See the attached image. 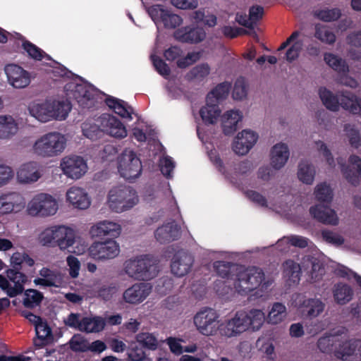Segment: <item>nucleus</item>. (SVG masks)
Here are the masks:
<instances>
[{"mask_svg": "<svg viewBox=\"0 0 361 361\" xmlns=\"http://www.w3.org/2000/svg\"><path fill=\"white\" fill-rule=\"evenodd\" d=\"M264 320V313L260 310L238 311L232 318L220 324L219 332L227 337L236 336L248 329L259 330Z\"/></svg>", "mask_w": 361, "mask_h": 361, "instance_id": "nucleus-1", "label": "nucleus"}, {"mask_svg": "<svg viewBox=\"0 0 361 361\" xmlns=\"http://www.w3.org/2000/svg\"><path fill=\"white\" fill-rule=\"evenodd\" d=\"M317 347L324 353H334L335 357L343 361H350L357 343L356 341L347 340L342 334H326L317 341Z\"/></svg>", "mask_w": 361, "mask_h": 361, "instance_id": "nucleus-2", "label": "nucleus"}, {"mask_svg": "<svg viewBox=\"0 0 361 361\" xmlns=\"http://www.w3.org/2000/svg\"><path fill=\"white\" fill-rule=\"evenodd\" d=\"M66 139L58 132L48 133L34 143V154L42 157H53L59 155L66 148Z\"/></svg>", "mask_w": 361, "mask_h": 361, "instance_id": "nucleus-3", "label": "nucleus"}, {"mask_svg": "<svg viewBox=\"0 0 361 361\" xmlns=\"http://www.w3.org/2000/svg\"><path fill=\"white\" fill-rule=\"evenodd\" d=\"M265 279L263 270L257 267L240 266L235 279L234 286L240 295H247L258 288Z\"/></svg>", "mask_w": 361, "mask_h": 361, "instance_id": "nucleus-4", "label": "nucleus"}, {"mask_svg": "<svg viewBox=\"0 0 361 361\" xmlns=\"http://www.w3.org/2000/svg\"><path fill=\"white\" fill-rule=\"evenodd\" d=\"M157 264L149 255H144L125 263V271L137 280H149L157 275Z\"/></svg>", "mask_w": 361, "mask_h": 361, "instance_id": "nucleus-5", "label": "nucleus"}, {"mask_svg": "<svg viewBox=\"0 0 361 361\" xmlns=\"http://www.w3.org/2000/svg\"><path fill=\"white\" fill-rule=\"evenodd\" d=\"M109 207L115 212H123L133 208L138 202L136 191L130 186L119 185L109 192Z\"/></svg>", "mask_w": 361, "mask_h": 361, "instance_id": "nucleus-6", "label": "nucleus"}, {"mask_svg": "<svg viewBox=\"0 0 361 361\" xmlns=\"http://www.w3.org/2000/svg\"><path fill=\"white\" fill-rule=\"evenodd\" d=\"M29 281L26 270L8 269L6 276L0 274V288L10 298L22 294Z\"/></svg>", "mask_w": 361, "mask_h": 361, "instance_id": "nucleus-7", "label": "nucleus"}, {"mask_svg": "<svg viewBox=\"0 0 361 361\" xmlns=\"http://www.w3.org/2000/svg\"><path fill=\"white\" fill-rule=\"evenodd\" d=\"M219 315L217 312L210 307H204L196 313L193 318L194 324L198 331L204 336L215 335L219 331Z\"/></svg>", "mask_w": 361, "mask_h": 361, "instance_id": "nucleus-8", "label": "nucleus"}, {"mask_svg": "<svg viewBox=\"0 0 361 361\" xmlns=\"http://www.w3.org/2000/svg\"><path fill=\"white\" fill-rule=\"evenodd\" d=\"M118 169L122 177L132 180L140 176L142 166L140 159L133 151L126 149L118 158Z\"/></svg>", "mask_w": 361, "mask_h": 361, "instance_id": "nucleus-9", "label": "nucleus"}, {"mask_svg": "<svg viewBox=\"0 0 361 361\" xmlns=\"http://www.w3.org/2000/svg\"><path fill=\"white\" fill-rule=\"evenodd\" d=\"M57 209L56 200L45 193L35 195L27 205V212L32 216H49L55 214Z\"/></svg>", "mask_w": 361, "mask_h": 361, "instance_id": "nucleus-10", "label": "nucleus"}, {"mask_svg": "<svg viewBox=\"0 0 361 361\" xmlns=\"http://www.w3.org/2000/svg\"><path fill=\"white\" fill-rule=\"evenodd\" d=\"M73 88L71 92L67 93L70 98H73L83 109H90L95 107L97 102V95L90 87L82 85H72Z\"/></svg>", "mask_w": 361, "mask_h": 361, "instance_id": "nucleus-11", "label": "nucleus"}, {"mask_svg": "<svg viewBox=\"0 0 361 361\" xmlns=\"http://www.w3.org/2000/svg\"><path fill=\"white\" fill-rule=\"evenodd\" d=\"M119 252V245L112 239L102 242H95L89 248L90 257L96 260L113 259Z\"/></svg>", "mask_w": 361, "mask_h": 361, "instance_id": "nucleus-12", "label": "nucleus"}, {"mask_svg": "<svg viewBox=\"0 0 361 361\" xmlns=\"http://www.w3.org/2000/svg\"><path fill=\"white\" fill-rule=\"evenodd\" d=\"M61 166L65 175L75 180L80 178L87 170V165L84 159L76 155L64 157Z\"/></svg>", "mask_w": 361, "mask_h": 361, "instance_id": "nucleus-13", "label": "nucleus"}, {"mask_svg": "<svg viewBox=\"0 0 361 361\" xmlns=\"http://www.w3.org/2000/svg\"><path fill=\"white\" fill-rule=\"evenodd\" d=\"M194 259L191 255L184 250H179L172 259L171 273L178 277L184 276L190 271Z\"/></svg>", "mask_w": 361, "mask_h": 361, "instance_id": "nucleus-14", "label": "nucleus"}, {"mask_svg": "<svg viewBox=\"0 0 361 361\" xmlns=\"http://www.w3.org/2000/svg\"><path fill=\"white\" fill-rule=\"evenodd\" d=\"M174 38L182 43L197 44L204 39L206 32L202 27L185 26L174 32Z\"/></svg>", "mask_w": 361, "mask_h": 361, "instance_id": "nucleus-15", "label": "nucleus"}, {"mask_svg": "<svg viewBox=\"0 0 361 361\" xmlns=\"http://www.w3.org/2000/svg\"><path fill=\"white\" fill-rule=\"evenodd\" d=\"M99 122L104 129V134L116 138L125 137L127 131L121 121L114 116L102 114L99 117Z\"/></svg>", "mask_w": 361, "mask_h": 361, "instance_id": "nucleus-16", "label": "nucleus"}, {"mask_svg": "<svg viewBox=\"0 0 361 361\" xmlns=\"http://www.w3.org/2000/svg\"><path fill=\"white\" fill-rule=\"evenodd\" d=\"M258 139V135L250 130H243L238 133L233 144L234 152L239 155H245L252 148Z\"/></svg>", "mask_w": 361, "mask_h": 361, "instance_id": "nucleus-17", "label": "nucleus"}, {"mask_svg": "<svg viewBox=\"0 0 361 361\" xmlns=\"http://www.w3.org/2000/svg\"><path fill=\"white\" fill-rule=\"evenodd\" d=\"M5 72L8 81L16 88H24L30 82V73L18 65H7Z\"/></svg>", "mask_w": 361, "mask_h": 361, "instance_id": "nucleus-18", "label": "nucleus"}, {"mask_svg": "<svg viewBox=\"0 0 361 361\" xmlns=\"http://www.w3.org/2000/svg\"><path fill=\"white\" fill-rule=\"evenodd\" d=\"M324 203L317 204L310 208L312 216L320 223L336 226L338 224V218L335 211Z\"/></svg>", "mask_w": 361, "mask_h": 361, "instance_id": "nucleus-19", "label": "nucleus"}, {"mask_svg": "<svg viewBox=\"0 0 361 361\" xmlns=\"http://www.w3.org/2000/svg\"><path fill=\"white\" fill-rule=\"evenodd\" d=\"M151 290L152 286L149 283H135L124 291L123 298L128 303L137 304L142 302L149 295Z\"/></svg>", "mask_w": 361, "mask_h": 361, "instance_id": "nucleus-20", "label": "nucleus"}, {"mask_svg": "<svg viewBox=\"0 0 361 361\" xmlns=\"http://www.w3.org/2000/svg\"><path fill=\"white\" fill-rule=\"evenodd\" d=\"M349 165L343 166L341 171L347 181L354 186L361 183V158L355 154L348 159Z\"/></svg>", "mask_w": 361, "mask_h": 361, "instance_id": "nucleus-21", "label": "nucleus"}, {"mask_svg": "<svg viewBox=\"0 0 361 361\" xmlns=\"http://www.w3.org/2000/svg\"><path fill=\"white\" fill-rule=\"evenodd\" d=\"M180 227L174 221L159 227L154 233L157 240L160 243L176 240L180 238Z\"/></svg>", "mask_w": 361, "mask_h": 361, "instance_id": "nucleus-22", "label": "nucleus"}, {"mask_svg": "<svg viewBox=\"0 0 361 361\" xmlns=\"http://www.w3.org/2000/svg\"><path fill=\"white\" fill-rule=\"evenodd\" d=\"M23 207V198L18 192H10L0 196V214H1L18 212Z\"/></svg>", "mask_w": 361, "mask_h": 361, "instance_id": "nucleus-23", "label": "nucleus"}, {"mask_svg": "<svg viewBox=\"0 0 361 361\" xmlns=\"http://www.w3.org/2000/svg\"><path fill=\"white\" fill-rule=\"evenodd\" d=\"M54 233V245L61 250H68L75 243V236L73 229L64 226H53Z\"/></svg>", "mask_w": 361, "mask_h": 361, "instance_id": "nucleus-24", "label": "nucleus"}, {"mask_svg": "<svg viewBox=\"0 0 361 361\" xmlns=\"http://www.w3.org/2000/svg\"><path fill=\"white\" fill-rule=\"evenodd\" d=\"M68 202L76 208L85 209L90 205L86 191L78 187H71L66 192Z\"/></svg>", "mask_w": 361, "mask_h": 361, "instance_id": "nucleus-25", "label": "nucleus"}, {"mask_svg": "<svg viewBox=\"0 0 361 361\" xmlns=\"http://www.w3.org/2000/svg\"><path fill=\"white\" fill-rule=\"evenodd\" d=\"M40 176L39 165L35 161H30L23 164L17 172L18 180L23 183L36 182Z\"/></svg>", "mask_w": 361, "mask_h": 361, "instance_id": "nucleus-26", "label": "nucleus"}, {"mask_svg": "<svg viewBox=\"0 0 361 361\" xmlns=\"http://www.w3.org/2000/svg\"><path fill=\"white\" fill-rule=\"evenodd\" d=\"M15 38L17 41L22 42V48L27 53L29 58L35 61H42L43 59L51 60L49 54L31 42L27 40L22 35L16 33Z\"/></svg>", "mask_w": 361, "mask_h": 361, "instance_id": "nucleus-27", "label": "nucleus"}, {"mask_svg": "<svg viewBox=\"0 0 361 361\" xmlns=\"http://www.w3.org/2000/svg\"><path fill=\"white\" fill-rule=\"evenodd\" d=\"M121 230V226L118 224L103 221L92 226L91 232L97 237L109 235L111 238H116L120 235Z\"/></svg>", "mask_w": 361, "mask_h": 361, "instance_id": "nucleus-28", "label": "nucleus"}, {"mask_svg": "<svg viewBox=\"0 0 361 361\" xmlns=\"http://www.w3.org/2000/svg\"><path fill=\"white\" fill-rule=\"evenodd\" d=\"M332 293L334 302L338 305H343L352 300L354 290L350 285L339 282L334 284Z\"/></svg>", "mask_w": 361, "mask_h": 361, "instance_id": "nucleus-29", "label": "nucleus"}, {"mask_svg": "<svg viewBox=\"0 0 361 361\" xmlns=\"http://www.w3.org/2000/svg\"><path fill=\"white\" fill-rule=\"evenodd\" d=\"M243 118L242 112L239 110L226 111L222 118L223 132L226 135H233L238 128V123Z\"/></svg>", "mask_w": 361, "mask_h": 361, "instance_id": "nucleus-30", "label": "nucleus"}, {"mask_svg": "<svg viewBox=\"0 0 361 361\" xmlns=\"http://www.w3.org/2000/svg\"><path fill=\"white\" fill-rule=\"evenodd\" d=\"M288 147L286 144L275 145L271 151V164L275 169H281L289 157Z\"/></svg>", "mask_w": 361, "mask_h": 361, "instance_id": "nucleus-31", "label": "nucleus"}, {"mask_svg": "<svg viewBox=\"0 0 361 361\" xmlns=\"http://www.w3.org/2000/svg\"><path fill=\"white\" fill-rule=\"evenodd\" d=\"M30 114L41 122H47L51 120V114L53 106L51 100L47 99L45 102L39 104H35L29 108Z\"/></svg>", "mask_w": 361, "mask_h": 361, "instance_id": "nucleus-32", "label": "nucleus"}, {"mask_svg": "<svg viewBox=\"0 0 361 361\" xmlns=\"http://www.w3.org/2000/svg\"><path fill=\"white\" fill-rule=\"evenodd\" d=\"M37 338L34 340L35 345L41 348L50 343L53 340L51 329L48 326L47 322H39L35 326Z\"/></svg>", "mask_w": 361, "mask_h": 361, "instance_id": "nucleus-33", "label": "nucleus"}, {"mask_svg": "<svg viewBox=\"0 0 361 361\" xmlns=\"http://www.w3.org/2000/svg\"><path fill=\"white\" fill-rule=\"evenodd\" d=\"M302 312L310 318H315L322 314L325 304L319 298H308L302 304Z\"/></svg>", "mask_w": 361, "mask_h": 361, "instance_id": "nucleus-34", "label": "nucleus"}, {"mask_svg": "<svg viewBox=\"0 0 361 361\" xmlns=\"http://www.w3.org/2000/svg\"><path fill=\"white\" fill-rule=\"evenodd\" d=\"M220 114L221 110L219 104L215 102H208L207 97H206V105L200 110V115L203 122L207 125L214 124L216 123Z\"/></svg>", "mask_w": 361, "mask_h": 361, "instance_id": "nucleus-35", "label": "nucleus"}, {"mask_svg": "<svg viewBox=\"0 0 361 361\" xmlns=\"http://www.w3.org/2000/svg\"><path fill=\"white\" fill-rule=\"evenodd\" d=\"M82 131L83 135L91 140H97L104 135V129L99 122V118L94 121L84 122L82 124Z\"/></svg>", "mask_w": 361, "mask_h": 361, "instance_id": "nucleus-36", "label": "nucleus"}, {"mask_svg": "<svg viewBox=\"0 0 361 361\" xmlns=\"http://www.w3.org/2000/svg\"><path fill=\"white\" fill-rule=\"evenodd\" d=\"M106 104L122 118L132 119V108L123 100L109 96L105 99Z\"/></svg>", "mask_w": 361, "mask_h": 361, "instance_id": "nucleus-37", "label": "nucleus"}, {"mask_svg": "<svg viewBox=\"0 0 361 361\" xmlns=\"http://www.w3.org/2000/svg\"><path fill=\"white\" fill-rule=\"evenodd\" d=\"M213 267L216 274L223 279H230L233 275L237 278V272L240 268V266L233 262L220 260L215 262Z\"/></svg>", "mask_w": 361, "mask_h": 361, "instance_id": "nucleus-38", "label": "nucleus"}, {"mask_svg": "<svg viewBox=\"0 0 361 361\" xmlns=\"http://www.w3.org/2000/svg\"><path fill=\"white\" fill-rule=\"evenodd\" d=\"M106 326L105 319L102 317H82V331L87 333H97L102 331Z\"/></svg>", "mask_w": 361, "mask_h": 361, "instance_id": "nucleus-39", "label": "nucleus"}, {"mask_svg": "<svg viewBox=\"0 0 361 361\" xmlns=\"http://www.w3.org/2000/svg\"><path fill=\"white\" fill-rule=\"evenodd\" d=\"M231 84L228 82H224L217 85L207 95L208 102H215L218 104L220 101L225 99L230 92Z\"/></svg>", "mask_w": 361, "mask_h": 361, "instance_id": "nucleus-40", "label": "nucleus"}, {"mask_svg": "<svg viewBox=\"0 0 361 361\" xmlns=\"http://www.w3.org/2000/svg\"><path fill=\"white\" fill-rule=\"evenodd\" d=\"M18 125L11 116H0V139L8 138L18 131Z\"/></svg>", "mask_w": 361, "mask_h": 361, "instance_id": "nucleus-41", "label": "nucleus"}, {"mask_svg": "<svg viewBox=\"0 0 361 361\" xmlns=\"http://www.w3.org/2000/svg\"><path fill=\"white\" fill-rule=\"evenodd\" d=\"M39 274L42 278H37L33 281L36 286H42L45 287L56 286V283L58 278L57 271L47 267H43L39 270Z\"/></svg>", "mask_w": 361, "mask_h": 361, "instance_id": "nucleus-42", "label": "nucleus"}, {"mask_svg": "<svg viewBox=\"0 0 361 361\" xmlns=\"http://www.w3.org/2000/svg\"><path fill=\"white\" fill-rule=\"evenodd\" d=\"M23 293V305L25 307L28 309H33L37 306H39L44 299L42 293L36 289H24Z\"/></svg>", "mask_w": 361, "mask_h": 361, "instance_id": "nucleus-43", "label": "nucleus"}, {"mask_svg": "<svg viewBox=\"0 0 361 361\" xmlns=\"http://www.w3.org/2000/svg\"><path fill=\"white\" fill-rule=\"evenodd\" d=\"M319 97L325 107L331 111H337L339 109V97L334 95L330 90L324 87L319 89Z\"/></svg>", "mask_w": 361, "mask_h": 361, "instance_id": "nucleus-44", "label": "nucleus"}, {"mask_svg": "<svg viewBox=\"0 0 361 361\" xmlns=\"http://www.w3.org/2000/svg\"><path fill=\"white\" fill-rule=\"evenodd\" d=\"M35 264L34 259L29 256L28 254L23 252H16L11 257V268L12 269H24L25 266L32 267Z\"/></svg>", "mask_w": 361, "mask_h": 361, "instance_id": "nucleus-45", "label": "nucleus"}, {"mask_svg": "<svg viewBox=\"0 0 361 361\" xmlns=\"http://www.w3.org/2000/svg\"><path fill=\"white\" fill-rule=\"evenodd\" d=\"M51 106L54 111L51 119L65 120L71 109V104L68 101L51 100Z\"/></svg>", "mask_w": 361, "mask_h": 361, "instance_id": "nucleus-46", "label": "nucleus"}, {"mask_svg": "<svg viewBox=\"0 0 361 361\" xmlns=\"http://www.w3.org/2000/svg\"><path fill=\"white\" fill-rule=\"evenodd\" d=\"M315 171L307 161H301L298 166V177L302 183L310 185L313 183Z\"/></svg>", "mask_w": 361, "mask_h": 361, "instance_id": "nucleus-47", "label": "nucleus"}, {"mask_svg": "<svg viewBox=\"0 0 361 361\" xmlns=\"http://www.w3.org/2000/svg\"><path fill=\"white\" fill-rule=\"evenodd\" d=\"M341 10L338 8L319 9L314 11V16L326 23L338 20L341 16Z\"/></svg>", "mask_w": 361, "mask_h": 361, "instance_id": "nucleus-48", "label": "nucleus"}, {"mask_svg": "<svg viewBox=\"0 0 361 361\" xmlns=\"http://www.w3.org/2000/svg\"><path fill=\"white\" fill-rule=\"evenodd\" d=\"M324 59L331 68L338 73H347L349 71L346 62L334 54L326 53Z\"/></svg>", "mask_w": 361, "mask_h": 361, "instance_id": "nucleus-49", "label": "nucleus"}, {"mask_svg": "<svg viewBox=\"0 0 361 361\" xmlns=\"http://www.w3.org/2000/svg\"><path fill=\"white\" fill-rule=\"evenodd\" d=\"M286 317V307L281 302H275L269 312L267 321L272 324L280 323Z\"/></svg>", "mask_w": 361, "mask_h": 361, "instance_id": "nucleus-50", "label": "nucleus"}, {"mask_svg": "<svg viewBox=\"0 0 361 361\" xmlns=\"http://www.w3.org/2000/svg\"><path fill=\"white\" fill-rule=\"evenodd\" d=\"M300 268L298 264L293 260H287L283 263V275L293 282L300 281Z\"/></svg>", "mask_w": 361, "mask_h": 361, "instance_id": "nucleus-51", "label": "nucleus"}, {"mask_svg": "<svg viewBox=\"0 0 361 361\" xmlns=\"http://www.w3.org/2000/svg\"><path fill=\"white\" fill-rule=\"evenodd\" d=\"M314 193L316 199L321 203L329 204L332 201V190L325 183L318 185Z\"/></svg>", "mask_w": 361, "mask_h": 361, "instance_id": "nucleus-52", "label": "nucleus"}, {"mask_svg": "<svg viewBox=\"0 0 361 361\" xmlns=\"http://www.w3.org/2000/svg\"><path fill=\"white\" fill-rule=\"evenodd\" d=\"M210 72V68L207 63H202L193 67L189 73H187L186 78L189 80L199 79L202 80L207 77Z\"/></svg>", "mask_w": 361, "mask_h": 361, "instance_id": "nucleus-53", "label": "nucleus"}, {"mask_svg": "<svg viewBox=\"0 0 361 361\" xmlns=\"http://www.w3.org/2000/svg\"><path fill=\"white\" fill-rule=\"evenodd\" d=\"M166 28H176L182 23V18L166 10L161 20Z\"/></svg>", "mask_w": 361, "mask_h": 361, "instance_id": "nucleus-54", "label": "nucleus"}, {"mask_svg": "<svg viewBox=\"0 0 361 361\" xmlns=\"http://www.w3.org/2000/svg\"><path fill=\"white\" fill-rule=\"evenodd\" d=\"M137 341L147 349L155 350L157 348V340L151 334L141 333L137 336Z\"/></svg>", "mask_w": 361, "mask_h": 361, "instance_id": "nucleus-55", "label": "nucleus"}, {"mask_svg": "<svg viewBox=\"0 0 361 361\" xmlns=\"http://www.w3.org/2000/svg\"><path fill=\"white\" fill-rule=\"evenodd\" d=\"M118 286L116 283H111L109 284H104L99 287L97 293L99 297L104 300H110L113 296L117 293Z\"/></svg>", "mask_w": 361, "mask_h": 361, "instance_id": "nucleus-56", "label": "nucleus"}, {"mask_svg": "<svg viewBox=\"0 0 361 361\" xmlns=\"http://www.w3.org/2000/svg\"><path fill=\"white\" fill-rule=\"evenodd\" d=\"M314 35L320 41L329 44H334L336 41L335 34L324 27H317Z\"/></svg>", "mask_w": 361, "mask_h": 361, "instance_id": "nucleus-57", "label": "nucleus"}, {"mask_svg": "<svg viewBox=\"0 0 361 361\" xmlns=\"http://www.w3.org/2000/svg\"><path fill=\"white\" fill-rule=\"evenodd\" d=\"M151 59L155 70L159 73V74L165 78H167L171 73V69L169 66L164 60L157 56L152 55L151 56Z\"/></svg>", "mask_w": 361, "mask_h": 361, "instance_id": "nucleus-58", "label": "nucleus"}, {"mask_svg": "<svg viewBox=\"0 0 361 361\" xmlns=\"http://www.w3.org/2000/svg\"><path fill=\"white\" fill-rule=\"evenodd\" d=\"M39 241L44 246L54 247V227L43 231L39 236Z\"/></svg>", "mask_w": 361, "mask_h": 361, "instance_id": "nucleus-59", "label": "nucleus"}, {"mask_svg": "<svg viewBox=\"0 0 361 361\" xmlns=\"http://www.w3.org/2000/svg\"><path fill=\"white\" fill-rule=\"evenodd\" d=\"M345 130L347 132L350 145L354 148H358L361 146V136L359 131L355 128H350V126H345Z\"/></svg>", "mask_w": 361, "mask_h": 361, "instance_id": "nucleus-60", "label": "nucleus"}, {"mask_svg": "<svg viewBox=\"0 0 361 361\" xmlns=\"http://www.w3.org/2000/svg\"><path fill=\"white\" fill-rule=\"evenodd\" d=\"M69 344L71 349L74 352H86L88 350V344L81 337L73 336Z\"/></svg>", "mask_w": 361, "mask_h": 361, "instance_id": "nucleus-61", "label": "nucleus"}, {"mask_svg": "<svg viewBox=\"0 0 361 361\" xmlns=\"http://www.w3.org/2000/svg\"><path fill=\"white\" fill-rule=\"evenodd\" d=\"M166 11V9L159 4L151 6L147 8L148 14L155 23L161 20L162 16L165 13Z\"/></svg>", "mask_w": 361, "mask_h": 361, "instance_id": "nucleus-62", "label": "nucleus"}, {"mask_svg": "<svg viewBox=\"0 0 361 361\" xmlns=\"http://www.w3.org/2000/svg\"><path fill=\"white\" fill-rule=\"evenodd\" d=\"M247 95L245 85L243 80H237L234 84L232 96L235 100H242Z\"/></svg>", "mask_w": 361, "mask_h": 361, "instance_id": "nucleus-63", "label": "nucleus"}, {"mask_svg": "<svg viewBox=\"0 0 361 361\" xmlns=\"http://www.w3.org/2000/svg\"><path fill=\"white\" fill-rule=\"evenodd\" d=\"M80 315L78 313L71 312L66 319H64V324L75 329H77L80 331H82V319H80Z\"/></svg>", "mask_w": 361, "mask_h": 361, "instance_id": "nucleus-64", "label": "nucleus"}]
</instances>
